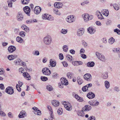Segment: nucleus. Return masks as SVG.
<instances>
[{
    "mask_svg": "<svg viewBox=\"0 0 120 120\" xmlns=\"http://www.w3.org/2000/svg\"><path fill=\"white\" fill-rule=\"evenodd\" d=\"M26 116V112L24 111H22L20 113L19 115V117L20 118H24Z\"/></svg>",
    "mask_w": 120,
    "mask_h": 120,
    "instance_id": "obj_15",
    "label": "nucleus"
},
{
    "mask_svg": "<svg viewBox=\"0 0 120 120\" xmlns=\"http://www.w3.org/2000/svg\"><path fill=\"white\" fill-rule=\"evenodd\" d=\"M113 6L115 10H117L119 9V5L116 4H113Z\"/></svg>",
    "mask_w": 120,
    "mask_h": 120,
    "instance_id": "obj_37",
    "label": "nucleus"
},
{
    "mask_svg": "<svg viewBox=\"0 0 120 120\" xmlns=\"http://www.w3.org/2000/svg\"><path fill=\"white\" fill-rule=\"evenodd\" d=\"M101 13L104 15L106 16L109 15V11L107 9H104L101 10Z\"/></svg>",
    "mask_w": 120,
    "mask_h": 120,
    "instance_id": "obj_19",
    "label": "nucleus"
},
{
    "mask_svg": "<svg viewBox=\"0 0 120 120\" xmlns=\"http://www.w3.org/2000/svg\"><path fill=\"white\" fill-rule=\"evenodd\" d=\"M30 0H21L22 3L23 4H28Z\"/></svg>",
    "mask_w": 120,
    "mask_h": 120,
    "instance_id": "obj_46",
    "label": "nucleus"
},
{
    "mask_svg": "<svg viewBox=\"0 0 120 120\" xmlns=\"http://www.w3.org/2000/svg\"><path fill=\"white\" fill-rule=\"evenodd\" d=\"M68 32V30L67 29H62L60 32L61 33L63 34H66Z\"/></svg>",
    "mask_w": 120,
    "mask_h": 120,
    "instance_id": "obj_47",
    "label": "nucleus"
},
{
    "mask_svg": "<svg viewBox=\"0 0 120 120\" xmlns=\"http://www.w3.org/2000/svg\"><path fill=\"white\" fill-rule=\"evenodd\" d=\"M84 111H82H82H79L78 113V115L79 116L83 117L85 116V114L84 113Z\"/></svg>",
    "mask_w": 120,
    "mask_h": 120,
    "instance_id": "obj_28",
    "label": "nucleus"
},
{
    "mask_svg": "<svg viewBox=\"0 0 120 120\" xmlns=\"http://www.w3.org/2000/svg\"><path fill=\"white\" fill-rule=\"evenodd\" d=\"M41 79L43 81H46L47 80L48 78L46 77L41 76Z\"/></svg>",
    "mask_w": 120,
    "mask_h": 120,
    "instance_id": "obj_49",
    "label": "nucleus"
},
{
    "mask_svg": "<svg viewBox=\"0 0 120 120\" xmlns=\"http://www.w3.org/2000/svg\"><path fill=\"white\" fill-rule=\"evenodd\" d=\"M82 44L85 47L87 45V43L84 41H82Z\"/></svg>",
    "mask_w": 120,
    "mask_h": 120,
    "instance_id": "obj_60",
    "label": "nucleus"
},
{
    "mask_svg": "<svg viewBox=\"0 0 120 120\" xmlns=\"http://www.w3.org/2000/svg\"><path fill=\"white\" fill-rule=\"evenodd\" d=\"M32 53L34 55L38 56L39 54V52L37 50H35L33 51Z\"/></svg>",
    "mask_w": 120,
    "mask_h": 120,
    "instance_id": "obj_38",
    "label": "nucleus"
},
{
    "mask_svg": "<svg viewBox=\"0 0 120 120\" xmlns=\"http://www.w3.org/2000/svg\"><path fill=\"white\" fill-rule=\"evenodd\" d=\"M19 29L18 28H15L14 29V32L15 34H17L18 33L19 31Z\"/></svg>",
    "mask_w": 120,
    "mask_h": 120,
    "instance_id": "obj_57",
    "label": "nucleus"
},
{
    "mask_svg": "<svg viewBox=\"0 0 120 120\" xmlns=\"http://www.w3.org/2000/svg\"><path fill=\"white\" fill-rule=\"evenodd\" d=\"M23 75L25 77H26V79L27 80H29L31 79L30 77L29 74L27 72L24 73Z\"/></svg>",
    "mask_w": 120,
    "mask_h": 120,
    "instance_id": "obj_22",
    "label": "nucleus"
},
{
    "mask_svg": "<svg viewBox=\"0 0 120 120\" xmlns=\"http://www.w3.org/2000/svg\"><path fill=\"white\" fill-rule=\"evenodd\" d=\"M88 120H95V118L94 117L92 116H90L88 119Z\"/></svg>",
    "mask_w": 120,
    "mask_h": 120,
    "instance_id": "obj_63",
    "label": "nucleus"
},
{
    "mask_svg": "<svg viewBox=\"0 0 120 120\" xmlns=\"http://www.w3.org/2000/svg\"><path fill=\"white\" fill-rule=\"evenodd\" d=\"M95 31V29L92 27H90L88 29V31L90 34H94Z\"/></svg>",
    "mask_w": 120,
    "mask_h": 120,
    "instance_id": "obj_25",
    "label": "nucleus"
},
{
    "mask_svg": "<svg viewBox=\"0 0 120 120\" xmlns=\"http://www.w3.org/2000/svg\"><path fill=\"white\" fill-rule=\"evenodd\" d=\"M23 16L22 13L19 12L18 13L17 16V19L19 21H21L23 19Z\"/></svg>",
    "mask_w": 120,
    "mask_h": 120,
    "instance_id": "obj_12",
    "label": "nucleus"
},
{
    "mask_svg": "<svg viewBox=\"0 0 120 120\" xmlns=\"http://www.w3.org/2000/svg\"><path fill=\"white\" fill-rule=\"evenodd\" d=\"M94 63L93 61L89 62L87 64V66L90 67H93L94 66Z\"/></svg>",
    "mask_w": 120,
    "mask_h": 120,
    "instance_id": "obj_27",
    "label": "nucleus"
},
{
    "mask_svg": "<svg viewBox=\"0 0 120 120\" xmlns=\"http://www.w3.org/2000/svg\"><path fill=\"white\" fill-rule=\"evenodd\" d=\"M54 7L56 8V9H59L60 8V4L59 2H56L54 4Z\"/></svg>",
    "mask_w": 120,
    "mask_h": 120,
    "instance_id": "obj_30",
    "label": "nucleus"
},
{
    "mask_svg": "<svg viewBox=\"0 0 120 120\" xmlns=\"http://www.w3.org/2000/svg\"><path fill=\"white\" fill-rule=\"evenodd\" d=\"M102 77L104 79H107L108 76V73L107 72H105L102 75Z\"/></svg>",
    "mask_w": 120,
    "mask_h": 120,
    "instance_id": "obj_36",
    "label": "nucleus"
},
{
    "mask_svg": "<svg viewBox=\"0 0 120 120\" xmlns=\"http://www.w3.org/2000/svg\"><path fill=\"white\" fill-rule=\"evenodd\" d=\"M8 115L9 116L10 118H12L13 117V115L11 112H9L8 113Z\"/></svg>",
    "mask_w": 120,
    "mask_h": 120,
    "instance_id": "obj_64",
    "label": "nucleus"
},
{
    "mask_svg": "<svg viewBox=\"0 0 120 120\" xmlns=\"http://www.w3.org/2000/svg\"><path fill=\"white\" fill-rule=\"evenodd\" d=\"M97 16L99 19H102L103 18L101 14V13L99 11L97 12Z\"/></svg>",
    "mask_w": 120,
    "mask_h": 120,
    "instance_id": "obj_33",
    "label": "nucleus"
},
{
    "mask_svg": "<svg viewBox=\"0 0 120 120\" xmlns=\"http://www.w3.org/2000/svg\"><path fill=\"white\" fill-rule=\"evenodd\" d=\"M16 48L15 47L12 45L10 46L9 47L8 49V50L10 52H12L15 51L16 50Z\"/></svg>",
    "mask_w": 120,
    "mask_h": 120,
    "instance_id": "obj_17",
    "label": "nucleus"
},
{
    "mask_svg": "<svg viewBox=\"0 0 120 120\" xmlns=\"http://www.w3.org/2000/svg\"><path fill=\"white\" fill-rule=\"evenodd\" d=\"M12 0H8L7 3L8 4V5L9 7H12Z\"/></svg>",
    "mask_w": 120,
    "mask_h": 120,
    "instance_id": "obj_40",
    "label": "nucleus"
},
{
    "mask_svg": "<svg viewBox=\"0 0 120 120\" xmlns=\"http://www.w3.org/2000/svg\"><path fill=\"white\" fill-rule=\"evenodd\" d=\"M105 86L107 89H108L110 86L109 82L108 81H105Z\"/></svg>",
    "mask_w": 120,
    "mask_h": 120,
    "instance_id": "obj_32",
    "label": "nucleus"
},
{
    "mask_svg": "<svg viewBox=\"0 0 120 120\" xmlns=\"http://www.w3.org/2000/svg\"><path fill=\"white\" fill-rule=\"evenodd\" d=\"M16 41L18 42L21 43L22 41V39L21 38L19 37H17L16 38Z\"/></svg>",
    "mask_w": 120,
    "mask_h": 120,
    "instance_id": "obj_34",
    "label": "nucleus"
},
{
    "mask_svg": "<svg viewBox=\"0 0 120 120\" xmlns=\"http://www.w3.org/2000/svg\"><path fill=\"white\" fill-rule=\"evenodd\" d=\"M77 100L79 102H82L83 101V100L82 98L81 97H79V98Z\"/></svg>",
    "mask_w": 120,
    "mask_h": 120,
    "instance_id": "obj_61",
    "label": "nucleus"
},
{
    "mask_svg": "<svg viewBox=\"0 0 120 120\" xmlns=\"http://www.w3.org/2000/svg\"><path fill=\"white\" fill-rule=\"evenodd\" d=\"M101 40L102 41L103 43H104L106 44L107 42L106 38H102L101 39Z\"/></svg>",
    "mask_w": 120,
    "mask_h": 120,
    "instance_id": "obj_55",
    "label": "nucleus"
},
{
    "mask_svg": "<svg viewBox=\"0 0 120 120\" xmlns=\"http://www.w3.org/2000/svg\"><path fill=\"white\" fill-rule=\"evenodd\" d=\"M77 82L78 84L79 85L81 84L83 82L82 79L79 77H77Z\"/></svg>",
    "mask_w": 120,
    "mask_h": 120,
    "instance_id": "obj_35",
    "label": "nucleus"
},
{
    "mask_svg": "<svg viewBox=\"0 0 120 120\" xmlns=\"http://www.w3.org/2000/svg\"><path fill=\"white\" fill-rule=\"evenodd\" d=\"M47 89L49 91L52 90L53 89L52 86L50 85L47 86Z\"/></svg>",
    "mask_w": 120,
    "mask_h": 120,
    "instance_id": "obj_50",
    "label": "nucleus"
},
{
    "mask_svg": "<svg viewBox=\"0 0 120 120\" xmlns=\"http://www.w3.org/2000/svg\"><path fill=\"white\" fill-rule=\"evenodd\" d=\"M26 23L27 24H30L32 23V19H30L29 20H27L26 21Z\"/></svg>",
    "mask_w": 120,
    "mask_h": 120,
    "instance_id": "obj_62",
    "label": "nucleus"
},
{
    "mask_svg": "<svg viewBox=\"0 0 120 120\" xmlns=\"http://www.w3.org/2000/svg\"><path fill=\"white\" fill-rule=\"evenodd\" d=\"M41 8L39 6L36 7L34 10V13L36 14H39L41 12Z\"/></svg>",
    "mask_w": 120,
    "mask_h": 120,
    "instance_id": "obj_16",
    "label": "nucleus"
},
{
    "mask_svg": "<svg viewBox=\"0 0 120 120\" xmlns=\"http://www.w3.org/2000/svg\"><path fill=\"white\" fill-rule=\"evenodd\" d=\"M8 58L10 60H11L14 59L15 57L14 56L11 55L8 56Z\"/></svg>",
    "mask_w": 120,
    "mask_h": 120,
    "instance_id": "obj_41",
    "label": "nucleus"
},
{
    "mask_svg": "<svg viewBox=\"0 0 120 120\" xmlns=\"http://www.w3.org/2000/svg\"><path fill=\"white\" fill-rule=\"evenodd\" d=\"M52 76L54 78H57L58 77V75L57 73H54L53 74Z\"/></svg>",
    "mask_w": 120,
    "mask_h": 120,
    "instance_id": "obj_52",
    "label": "nucleus"
},
{
    "mask_svg": "<svg viewBox=\"0 0 120 120\" xmlns=\"http://www.w3.org/2000/svg\"><path fill=\"white\" fill-rule=\"evenodd\" d=\"M25 12L27 15L30 16V9L28 6H26L24 7L23 8Z\"/></svg>",
    "mask_w": 120,
    "mask_h": 120,
    "instance_id": "obj_10",
    "label": "nucleus"
},
{
    "mask_svg": "<svg viewBox=\"0 0 120 120\" xmlns=\"http://www.w3.org/2000/svg\"><path fill=\"white\" fill-rule=\"evenodd\" d=\"M87 97L89 99H92L95 97V95L91 92H90L87 95Z\"/></svg>",
    "mask_w": 120,
    "mask_h": 120,
    "instance_id": "obj_21",
    "label": "nucleus"
},
{
    "mask_svg": "<svg viewBox=\"0 0 120 120\" xmlns=\"http://www.w3.org/2000/svg\"><path fill=\"white\" fill-rule=\"evenodd\" d=\"M114 31L115 32H116L117 34L119 35H120V30L116 29H115L114 30Z\"/></svg>",
    "mask_w": 120,
    "mask_h": 120,
    "instance_id": "obj_53",
    "label": "nucleus"
},
{
    "mask_svg": "<svg viewBox=\"0 0 120 120\" xmlns=\"http://www.w3.org/2000/svg\"><path fill=\"white\" fill-rule=\"evenodd\" d=\"M61 83L65 85H67L68 84V81L67 80L64 78H62L60 79Z\"/></svg>",
    "mask_w": 120,
    "mask_h": 120,
    "instance_id": "obj_13",
    "label": "nucleus"
},
{
    "mask_svg": "<svg viewBox=\"0 0 120 120\" xmlns=\"http://www.w3.org/2000/svg\"><path fill=\"white\" fill-rule=\"evenodd\" d=\"M96 54L97 57L100 60L102 61H105V60L104 56L98 52H96Z\"/></svg>",
    "mask_w": 120,
    "mask_h": 120,
    "instance_id": "obj_4",
    "label": "nucleus"
},
{
    "mask_svg": "<svg viewBox=\"0 0 120 120\" xmlns=\"http://www.w3.org/2000/svg\"><path fill=\"white\" fill-rule=\"evenodd\" d=\"M114 90L115 91H116L117 92H118L120 90L119 88L117 86L115 87L114 88Z\"/></svg>",
    "mask_w": 120,
    "mask_h": 120,
    "instance_id": "obj_58",
    "label": "nucleus"
},
{
    "mask_svg": "<svg viewBox=\"0 0 120 120\" xmlns=\"http://www.w3.org/2000/svg\"><path fill=\"white\" fill-rule=\"evenodd\" d=\"M5 91L7 93L10 94H12L14 92L13 88L10 86H9L6 88Z\"/></svg>",
    "mask_w": 120,
    "mask_h": 120,
    "instance_id": "obj_7",
    "label": "nucleus"
},
{
    "mask_svg": "<svg viewBox=\"0 0 120 120\" xmlns=\"http://www.w3.org/2000/svg\"><path fill=\"white\" fill-rule=\"evenodd\" d=\"M84 79L87 81H90L92 79V76L89 73H86L85 74L84 76Z\"/></svg>",
    "mask_w": 120,
    "mask_h": 120,
    "instance_id": "obj_11",
    "label": "nucleus"
},
{
    "mask_svg": "<svg viewBox=\"0 0 120 120\" xmlns=\"http://www.w3.org/2000/svg\"><path fill=\"white\" fill-rule=\"evenodd\" d=\"M74 17L73 15H70L66 17V20L69 23L73 22L75 21Z\"/></svg>",
    "mask_w": 120,
    "mask_h": 120,
    "instance_id": "obj_6",
    "label": "nucleus"
},
{
    "mask_svg": "<svg viewBox=\"0 0 120 120\" xmlns=\"http://www.w3.org/2000/svg\"><path fill=\"white\" fill-rule=\"evenodd\" d=\"M22 61L20 59H18L15 61V62L16 65H21Z\"/></svg>",
    "mask_w": 120,
    "mask_h": 120,
    "instance_id": "obj_31",
    "label": "nucleus"
},
{
    "mask_svg": "<svg viewBox=\"0 0 120 120\" xmlns=\"http://www.w3.org/2000/svg\"><path fill=\"white\" fill-rule=\"evenodd\" d=\"M52 40V38L49 35L45 36L43 39L44 43L46 45H49L51 43Z\"/></svg>",
    "mask_w": 120,
    "mask_h": 120,
    "instance_id": "obj_1",
    "label": "nucleus"
},
{
    "mask_svg": "<svg viewBox=\"0 0 120 120\" xmlns=\"http://www.w3.org/2000/svg\"><path fill=\"white\" fill-rule=\"evenodd\" d=\"M62 64L64 67H67L68 65V64L66 61H64L62 62Z\"/></svg>",
    "mask_w": 120,
    "mask_h": 120,
    "instance_id": "obj_56",
    "label": "nucleus"
},
{
    "mask_svg": "<svg viewBox=\"0 0 120 120\" xmlns=\"http://www.w3.org/2000/svg\"><path fill=\"white\" fill-rule=\"evenodd\" d=\"M52 105L55 106H58L60 105L59 102L57 100H54L52 101Z\"/></svg>",
    "mask_w": 120,
    "mask_h": 120,
    "instance_id": "obj_24",
    "label": "nucleus"
},
{
    "mask_svg": "<svg viewBox=\"0 0 120 120\" xmlns=\"http://www.w3.org/2000/svg\"><path fill=\"white\" fill-rule=\"evenodd\" d=\"M42 18L43 19H47L50 21L54 19V18L46 14H45L43 16Z\"/></svg>",
    "mask_w": 120,
    "mask_h": 120,
    "instance_id": "obj_8",
    "label": "nucleus"
},
{
    "mask_svg": "<svg viewBox=\"0 0 120 120\" xmlns=\"http://www.w3.org/2000/svg\"><path fill=\"white\" fill-rule=\"evenodd\" d=\"M49 63L51 66L52 67H55L56 65V62L54 61H53L52 59L50 60Z\"/></svg>",
    "mask_w": 120,
    "mask_h": 120,
    "instance_id": "obj_26",
    "label": "nucleus"
},
{
    "mask_svg": "<svg viewBox=\"0 0 120 120\" xmlns=\"http://www.w3.org/2000/svg\"><path fill=\"white\" fill-rule=\"evenodd\" d=\"M54 118V116L53 113V112H52V113H51L50 116L49 117V120H52Z\"/></svg>",
    "mask_w": 120,
    "mask_h": 120,
    "instance_id": "obj_48",
    "label": "nucleus"
},
{
    "mask_svg": "<svg viewBox=\"0 0 120 120\" xmlns=\"http://www.w3.org/2000/svg\"><path fill=\"white\" fill-rule=\"evenodd\" d=\"M91 106L89 105H86L84 107H83L82 109V111L84 112L88 111L91 109Z\"/></svg>",
    "mask_w": 120,
    "mask_h": 120,
    "instance_id": "obj_14",
    "label": "nucleus"
},
{
    "mask_svg": "<svg viewBox=\"0 0 120 120\" xmlns=\"http://www.w3.org/2000/svg\"><path fill=\"white\" fill-rule=\"evenodd\" d=\"M89 103L93 106H97L99 104V102L96 100H93V101H90L89 102Z\"/></svg>",
    "mask_w": 120,
    "mask_h": 120,
    "instance_id": "obj_9",
    "label": "nucleus"
},
{
    "mask_svg": "<svg viewBox=\"0 0 120 120\" xmlns=\"http://www.w3.org/2000/svg\"><path fill=\"white\" fill-rule=\"evenodd\" d=\"M54 12L56 14L59 15H60V9L55 8L54 9Z\"/></svg>",
    "mask_w": 120,
    "mask_h": 120,
    "instance_id": "obj_29",
    "label": "nucleus"
},
{
    "mask_svg": "<svg viewBox=\"0 0 120 120\" xmlns=\"http://www.w3.org/2000/svg\"><path fill=\"white\" fill-rule=\"evenodd\" d=\"M62 104L64 105L66 109L68 111H70L71 110V106L70 103L68 102L64 101L62 102Z\"/></svg>",
    "mask_w": 120,
    "mask_h": 120,
    "instance_id": "obj_3",
    "label": "nucleus"
},
{
    "mask_svg": "<svg viewBox=\"0 0 120 120\" xmlns=\"http://www.w3.org/2000/svg\"><path fill=\"white\" fill-rule=\"evenodd\" d=\"M84 33V30L82 28H80L77 30V35L80 36H82Z\"/></svg>",
    "mask_w": 120,
    "mask_h": 120,
    "instance_id": "obj_18",
    "label": "nucleus"
},
{
    "mask_svg": "<svg viewBox=\"0 0 120 120\" xmlns=\"http://www.w3.org/2000/svg\"><path fill=\"white\" fill-rule=\"evenodd\" d=\"M88 87L86 86H84L83 87L82 89V91H86L87 90H88Z\"/></svg>",
    "mask_w": 120,
    "mask_h": 120,
    "instance_id": "obj_54",
    "label": "nucleus"
},
{
    "mask_svg": "<svg viewBox=\"0 0 120 120\" xmlns=\"http://www.w3.org/2000/svg\"><path fill=\"white\" fill-rule=\"evenodd\" d=\"M35 111L34 113L37 114L38 115H40L41 114V111L38 109L36 107H34L32 108Z\"/></svg>",
    "mask_w": 120,
    "mask_h": 120,
    "instance_id": "obj_20",
    "label": "nucleus"
},
{
    "mask_svg": "<svg viewBox=\"0 0 120 120\" xmlns=\"http://www.w3.org/2000/svg\"><path fill=\"white\" fill-rule=\"evenodd\" d=\"M75 64H74V65L75 66V65H77L76 64H79V65H82V62L81 61H76L75 62H74Z\"/></svg>",
    "mask_w": 120,
    "mask_h": 120,
    "instance_id": "obj_51",
    "label": "nucleus"
},
{
    "mask_svg": "<svg viewBox=\"0 0 120 120\" xmlns=\"http://www.w3.org/2000/svg\"><path fill=\"white\" fill-rule=\"evenodd\" d=\"M73 74L71 72H69L67 74V76L69 79H70L71 78V76Z\"/></svg>",
    "mask_w": 120,
    "mask_h": 120,
    "instance_id": "obj_42",
    "label": "nucleus"
},
{
    "mask_svg": "<svg viewBox=\"0 0 120 120\" xmlns=\"http://www.w3.org/2000/svg\"><path fill=\"white\" fill-rule=\"evenodd\" d=\"M114 41V39L112 37L110 38L109 40V42L110 44H112Z\"/></svg>",
    "mask_w": 120,
    "mask_h": 120,
    "instance_id": "obj_39",
    "label": "nucleus"
},
{
    "mask_svg": "<svg viewBox=\"0 0 120 120\" xmlns=\"http://www.w3.org/2000/svg\"><path fill=\"white\" fill-rule=\"evenodd\" d=\"M82 16L85 22H86L89 20H91L93 18V15H89L87 13L83 14L82 15Z\"/></svg>",
    "mask_w": 120,
    "mask_h": 120,
    "instance_id": "obj_2",
    "label": "nucleus"
},
{
    "mask_svg": "<svg viewBox=\"0 0 120 120\" xmlns=\"http://www.w3.org/2000/svg\"><path fill=\"white\" fill-rule=\"evenodd\" d=\"M0 88L1 90H4V87L3 84H0Z\"/></svg>",
    "mask_w": 120,
    "mask_h": 120,
    "instance_id": "obj_59",
    "label": "nucleus"
},
{
    "mask_svg": "<svg viewBox=\"0 0 120 120\" xmlns=\"http://www.w3.org/2000/svg\"><path fill=\"white\" fill-rule=\"evenodd\" d=\"M25 33L23 31L20 32L19 33V34L20 36L22 37H24L25 35Z\"/></svg>",
    "mask_w": 120,
    "mask_h": 120,
    "instance_id": "obj_44",
    "label": "nucleus"
},
{
    "mask_svg": "<svg viewBox=\"0 0 120 120\" xmlns=\"http://www.w3.org/2000/svg\"><path fill=\"white\" fill-rule=\"evenodd\" d=\"M63 49L64 51L67 52L68 50V47L67 46L64 45L63 46Z\"/></svg>",
    "mask_w": 120,
    "mask_h": 120,
    "instance_id": "obj_45",
    "label": "nucleus"
},
{
    "mask_svg": "<svg viewBox=\"0 0 120 120\" xmlns=\"http://www.w3.org/2000/svg\"><path fill=\"white\" fill-rule=\"evenodd\" d=\"M66 57L68 60L70 61L72 60V56L70 55H68L66 56Z\"/></svg>",
    "mask_w": 120,
    "mask_h": 120,
    "instance_id": "obj_43",
    "label": "nucleus"
},
{
    "mask_svg": "<svg viewBox=\"0 0 120 120\" xmlns=\"http://www.w3.org/2000/svg\"><path fill=\"white\" fill-rule=\"evenodd\" d=\"M42 72L44 74L48 75H49L51 73L50 70L46 68H43L42 69Z\"/></svg>",
    "mask_w": 120,
    "mask_h": 120,
    "instance_id": "obj_5",
    "label": "nucleus"
},
{
    "mask_svg": "<svg viewBox=\"0 0 120 120\" xmlns=\"http://www.w3.org/2000/svg\"><path fill=\"white\" fill-rule=\"evenodd\" d=\"M21 28L26 32H29L30 30L29 28L25 25H22L21 27Z\"/></svg>",
    "mask_w": 120,
    "mask_h": 120,
    "instance_id": "obj_23",
    "label": "nucleus"
}]
</instances>
